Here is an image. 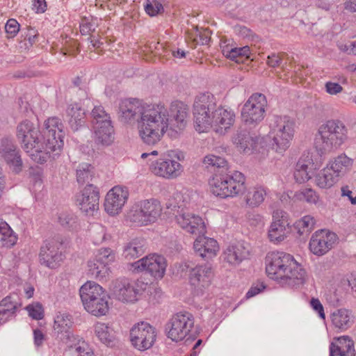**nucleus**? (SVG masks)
<instances>
[{"label": "nucleus", "instance_id": "0eeeda50", "mask_svg": "<svg viewBox=\"0 0 356 356\" xmlns=\"http://www.w3.org/2000/svg\"><path fill=\"white\" fill-rule=\"evenodd\" d=\"M71 316L59 314L54 319V329L60 334L61 340L67 344L71 356H95L92 348L83 338L74 335L70 331L72 325Z\"/></svg>", "mask_w": 356, "mask_h": 356}, {"label": "nucleus", "instance_id": "c03bdc74", "mask_svg": "<svg viewBox=\"0 0 356 356\" xmlns=\"http://www.w3.org/2000/svg\"><path fill=\"white\" fill-rule=\"evenodd\" d=\"M95 332L99 339L107 346L112 345L114 341L113 330L106 324L98 322L95 325Z\"/></svg>", "mask_w": 356, "mask_h": 356}, {"label": "nucleus", "instance_id": "3c124183", "mask_svg": "<svg viewBox=\"0 0 356 356\" xmlns=\"http://www.w3.org/2000/svg\"><path fill=\"white\" fill-rule=\"evenodd\" d=\"M93 259L108 266L109 264L114 261L115 254L111 248H101L98 250L95 257Z\"/></svg>", "mask_w": 356, "mask_h": 356}, {"label": "nucleus", "instance_id": "39448f33", "mask_svg": "<svg viewBox=\"0 0 356 356\" xmlns=\"http://www.w3.org/2000/svg\"><path fill=\"white\" fill-rule=\"evenodd\" d=\"M189 200V195L186 192H176L167 207L172 209L178 208L175 215L176 222L186 232L195 235L204 234L206 227L202 218L186 208Z\"/></svg>", "mask_w": 356, "mask_h": 356}, {"label": "nucleus", "instance_id": "bb28decb", "mask_svg": "<svg viewBox=\"0 0 356 356\" xmlns=\"http://www.w3.org/2000/svg\"><path fill=\"white\" fill-rule=\"evenodd\" d=\"M225 198L239 195L245 191V178L241 172L235 171L232 175L225 172Z\"/></svg>", "mask_w": 356, "mask_h": 356}, {"label": "nucleus", "instance_id": "e2e57ef3", "mask_svg": "<svg viewBox=\"0 0 356 356\" xmlns=\"http://www.w3.org/2000/svg\"><path fill=\"white\" fill-rule=\"evenodd\" d=\"M234 46L235 45L232 43V41L230 40H221L220 49L222 53L225 57L228 58H229Z\"/></svg>", "mask_w": 356, "mask_h": 356}, {"label": "nucleus", "instance_id": "0e129e2a", "mask_svg": "<svg viewBox=\"0 0 356 356\" xmlns=\"http://www.w3.org/2000/svg\"><path fill=\"white\" fill-rule=\"evenodd\" d=\"M325 91L332 95H337L342 92L343 88L337 83L328 81L325 85Z\"/></svg>", "mask_w": 356, "mask_h": 356}, {"label": "nucleus", "instance_id": "20e7f679", "mask_svg": "<svg viewBox=\"0 0 356 356\" xmlns=\"http://www.w3.org/2000/svg\"><path fill=\"white\" fill-rule=\"evenodd\" d=\"M348 139V129L344 123L339 120H330L319 127L314 147L320 155H323L337 149Z\"/></svg>", "mask_w": 356, "mask_h": 356}, {"label": "nucleus", "instance_id": "a211bd4d", "mask_svg": "<svg viewBox=\"0 0 356 356\" xmlns=\"http://www.w3.org/2000/svg\"><path fill=\"white\" fill-rule=\"evenodd\" d=\"M62 245L55 239L45 241L39 254L41 264L51 269L58 268L65 259L61 250Z\"/></svg>", "mask_w": 356, "mask_h": 356}, {"label": "nucleus", "instance_id": "c9c22d12", "mask_svg": "<svg viewBox=\"0 0 356 356\" xmlns=\"http://www.w3.org/2000/svg\"><path fill=\"white\" fill-rule=\"evenodd\" d=\"M19 305L15 295L7 296L0 302V325L13 316Z\"/></svg>", "mask_w": 356, "mask_h": 356}, {"label": "nucleus", "instance_id": "680f3d73", "mask_svg": "<svg viewBox=\"0 0 356 356\" xmlns=\"http://www.w3.org/2000/svg\"><path fill=\"white\" fill-rule=\"evenodd\" d=\"M211 32L208 29L197 31V35L195 38V41L200 44H207L210 40Z\"/></svg>", "mask_w": 356, "mask_h": 356}, {"label": "nucleus", "instance_id": "f03ea898", "mask_svg": "<svg viewBox=\"0 0 356 356\" xmlns=\"http://www.w3.org/2000/svg\"><path fill=\"white\" fill-rule=\"evenodd\" d=\"M266 272L282 284L295 286L303 284L307 273L293 257L283 252H273L266 257Z\"/></svg>", "mask_w": 356, "mask_h": 356}, {"label": "nucleus", "instance_id": "6ab92c4d", "mask_svg": "<svg viewBox=\"0 0 356 356\" xmlns=\"http://www.w3.org/2000/svg\"><path fill=\"white\" fill-rule=\"evenodd\" d=\"M337 238L335 233L327 229L318 230L310 238L309 250L315 255H324L334 247Z\"/></svg>", "mask_w": 356, "mask_h": 356}, {"label": "nucleus", "instance_id": "72a5a7b5", "mask_svg": "<svg viewBox=\"0 0 356 356\" xmlns=\"http://www.w3.org/2000/svg\"><path fill=\"white\" fill-rule=\"evenodd\" d=\"M68 122L74 131L84 124L85 111L78 103L70 104L66 110Z\"/></svg>", "mask_w": 356, "mask_h": 356}, {"label": "nucleus", "instance_id": "13d9d810", "mask_svg": "<svg viewBox=\"0 0 356 356\" xmlns=\"http://www.w3.org/2000/svg\"><path fill=\"white\" fill-rule=\"evenodd\" d=\"M37 38V30L31 27L28 28L27 33L24 38V46H25V49H29V47H32L33 44L35 42Z\"/></svg>", "mask_w": 356, "mask_h": 356}, {"label": "nucleus", "instance_id": "1a4fd4ad", "mask_svg": "<svg viewBox=\"0 0 356 356\" xmlns=\"http://www.w3.org/2000/svg\"><path fill=\"white\" fill-rule=\"evenodd\" d=\"M80 296L85 309L90 314L100 316L108 311V296L99 284L87 282L79 290Z\"/></svg>", "mask_w": 356, "mask_h": 356}, {"label": "nucleus", "instance_id": "8fccbe9b", "mask_svg": "<svg viewBox=\"0 0 356 356\" xmlns=\"http://www.w3.org/2000/svg\"><path fill=\"white\" fill-rule=\"evenodd\" d=\"M92 117V124L97 125L99 124H104V122H111V117L104 108L101 106H95L91 113Z\"/></svg>", "mask_w": 356, "mask_h": 356}, {"label": "nucleus", "instance_id": "37998d69", "mask_svg": "<svg viewBox=\"0 0 356 356\" xmlns=\"http://www.w3.org/2000/svg\"><path fill=\"white\" fill-rule=\"evenodd\" d=\"M203 163L209 170H221L220 173L225 172L228 169L227 161L222 157L214 154H208L204 156Z\"/></svg>", "mask_w": 356, "mask_h": 356}, {"label": "nucleus", "instance_id": "79ce46f5", "mask_svg": "<svg viewBox=\"0 0 356 356\" xmlns=\"http://www.w3.org/2000/svg\"><path fill=\"white\" fill-rule=\"evenodd\" d=\"M292 200L293 202H305L310 204H316L319 201V195L311 188H303L294 193Z\"/></svg>", "mask_w": 356, "mask_h": 356}, {"label": "nucleus", "instance_id": "5fc2aeb1", "mask_svg": "<svg viewBox=\"0 0 356 356\" xmlns=\"http://www.w3.org/2000/svg\"><path fill=\"white\" fill-rule=\"evenodd\" d=\"M145 10L149 15L155 16L163 11V7L158 0H147Z\"/></svg>", "mask_w": 356, "mask_h": 356}, {"label": "nucleus", "instance_id": "b1692460", "mask_svg": "<svg viewBox=\"0 0 356 356\" xmlns=\"http://www.w3.org/2000/svg\"><path fill=\"white\" fill-rule=\"evenodd\" d=\"M129 192L127 188L115 186L106 194L104 207L105 211L111 216L118 214L127 201Z\"/></svg>", "mask_w": 356, "mask_h": 356}, {"label": "nucleus", "instance_id": "7ed1b4c3", "mask_svg": "<svg viewBox=\"0 0 356 356\" xmlns=\"http://www.w3.org/2000/svg\"><path fill=\"white\" fill-rule=\"evenodd\" d=\"M168 110L162 105L145 106L138 129L142 141L148 145L158 143L168 129Z\"/></svg>", "mask_w": 356, "mask_h": 356}, {"label": "nucleus", "instance_id": "4d7b16f0", "mask_svg": "<svg viewBox=\"0 0 356 356\" xmlns=\"http://www.w3.org/2000/svg\"><path fill=\"white\" fill-rule=\"evenodd\" d=\"M20 25L15 19L8 20L5 30L8 38H13L19 31Z\"/></svg>", "mask_w": 356, "mask_h": 356}, {"label": "nucleus", "instance_id": "58836bf2", "mask_svg": "<svg viewBox=\"0 0 356 356\" xmlns=\"http://www.w3.org/2000/svg\"><path fill=\"white\" fill-rule=\"evenodd\" d=\"M88 267L89 273L99 281L106 280L111 273L108 266L95 259L88 262Z\"/></svg>", "mask_w": 356, "mask_h": 356}, {"label": "nucleus", "instance_id": "cd10ccee", "mask_svg": "<svg viewBox=\"0 0 356 356\" xmlns=\"http://www.w3.org/2000/svg\"><path fill=\"white\" fill-rule=\"evenodd\" d=\"M315 168L310 154H304L296 164L293 173L294 179L300 184L305 182L311 178L312 170Z\"/></svg>", "mask_w": 356, "mask_h": 356}, {"label": "nucleus", "instance_id": "338daca9", "mask_svg": "<svg viewBox=\"0 0 356 356\" xmlns=\"http://www.w3.org/2000/svg\"><path fill=\"white\" fill-rule=\"evenodd\" d=\"M32 9L36 13H43L47 9L45 0H33Z\"/></svg>", "mask_w": 356, "mask_h": 356}, {"label": "nucleus", "instance_id": "a878e982", "mask_svg": "<svg viewBox=\"0 0 356 356\" xmlns=\"http://www.w3.org/2000/svg\"><path fill=\"white\" fill-rule=\"evenodd\" d=\"M193 248L200 257L209 259L215 257L219 250L218 242L209 237L200 234L194 241Z\"/></svg>", "mask_w": 356, "mask_h": 356}, {"label": "nucleus", "instance_id": "6e6552de", "mask_svg": "<svg viewBox=\"0 0 356 356\" xmlns=\"http://www.w3.org/2000/svg\"><path fill=\"white\" fill-rule=\"evenodd\" d=\"M270 145L275 152L282 154L290 146L296 131V122L288 115H275L270 122Z\"/></svg>", "mask_w": 356, "mask_h": 356}, {"label": "nucleus", "instance_id": "09e8293b", "mask_svg": "<svg viewBox=\"0 0 356 356\" xmlns=\"http://www.w3.org/2000/svg\"><path fill=\"white\" fill-rule=\"evenodd\" d=\"M58 222L61 226L72 230L79 227L78 218L73 213H60L58 216Z\"/></svg>", "mask_w": 356, "mask_h": 356}, {"label": "nucleus", "instance_id": "393cba45", "mask_svg": "<svg viewBox=\"0 0 356 356\" xmlns=\"http://www.w3.org/2000/svg\"><path fill=\"white\" fill-rule=\"evenodd\" d=\"M211 129L219 134H225L235 122V113L230 108L222 106H217Z\"/></svg>", "mask_w": 356, "mask_h": 356}, {"label": "nucleus", "instance_id": "f3484780", "mask_svg": "<svg viewBox=\"0 0 356 356\" xmlns=\"http://www.w3.org/2000/svg\"><path fill=\"white\" fill-rule=\"evenodd\" d=\"M137 272L145 271L156 279H161L167 267L166 259L162 255L149 254L131 264Z\"/></svg>", "mask_w": 356, "mask_h": 356}, {"label": "nucleus", "instance_id": "aec40b11", "mask_svg": "<svg viewBox=\"0 0 356 356\" xmlns=\"http://www.w3.org/2000/svg\"><path fill=\"white\" fill-rule=\"evenodd\" d=\"M188 107L182 102H174L168 111V129L176 133L183 131L188 123Z\"/></svg>", "mask_w": 356, "mask_h": 356}, {"label": "nucleus", "instance_id": "c85d7f7f", "mask_svg": "<svg viewBox=\"0 0 356 356\" xmlns=\"http://www.w3.org/2000/svg\"><path fill=\"white\" fill-rule=\"evenodd\" d=\"M248 255V249L243 243L238 242L229 245L225 250L222 257L229 264L236 266L246 259Z\"/></svg>", "mask_w": 356, "mask_h": 356}, {"label": "nucleus", "instance_id": "2f4dec72", "mask_svg": "<svg viewBox=\"0 0 356 356\" xmlns=\"http://www.w3.org/2000/svg\"><path fill=\"white\" fill-rule=\"evenodd\" d=\"M353 160L345 154H341L329 161L327 166L339 177H343L352 168Z\"/></svg>", "mask_w": 356, "mask_h": 356}, {"label": "nucleus", "instance_id": "69168bd1", "mask_svg": "<svg viewBox=\"0 0 356 356\" xmlns=\"http://www.w3.org/2000/svg\"><path fill=\"white\" fill-rule=\"evenodd\" d=\"M310 305L312 309L318 313L319 317L324 320L325 318V314L323 305L321 303L320 300L313 298L310 301Z\"/></svg>", "mask_w": 356, "mask_h": 356}, {"label": "nucleus", "instance_id": "603ef678", "mask_svg": "<svg viewBox=\"0 0 356 356\" xmlns=\"http://www.w3.org/2000/svg\"><path fill=\"white\" fill-rule=\"evenodd\" d=\"M91 234L94 243L99 244L106 239V227L102 225H95L92 227Z\"/></svg>", "mask_w": 356, "mask_h": 356}, {"label": "nucleus", "instance_id": "052dcab7", "mask_svg": "<svg viewBox=\"0 0 356 356\" xmlns=\"http://www.w3.org/2000/svg\"><path fill=\"white\" fill-rule=\"evenodd\" d=\"M283 54L273 53L268 56L266 63L270 67H277L282 64Z\"/></svg>", "mask_w": 356, "mask_h": 356}, {"label": "nucleus", "instance_id": "9b49d317", "mask_svg": "<svg viewBox=\"0 0 356 356\" xmlns=\"http://www.w3.org/2000/svg\"><path fill=\"white\" fill-rule=\"evenodd\" d=\"M162 210L160 202L156 199L140 200L131 207L127 218L138 226H145L155 222Z\"/></svg>", "mask_w": 356, "mask_h": 356}, {"label": "nucleus", "instance_id": "ddd939ff", "mask_svg": "<svg viewBox=\"0 0 356 356\" xmlns=\"http://www.w3.org/2000/svg\"><path fill=\"white\" fill-rule=\"evenodd\" d=\"M267 106L266 96L261 93L252 94L245 102L241 109L243 122L249 126L254 127L264 118Z\"/></svg>", "mask_w": 356, "mask_h": 356}, {"label": "nucleus", "instance_id": "774afa93", "mask_svg": "<svg viewBox=\"0 0 356 356\" xmlns=\"http://www.w3.org/2000/svg\"><path fill=\"white\" fill-rule=\"evenodd\" d=\"M265 288V286L263 284H258L255 286H252L249 291L246 293V298H252L260 292H261Z\"/></svg>", "mask_w": 356, "mask_h": 356}, {"label": "nucleus", "instance_id": "4c0bfd02", "mask_svg": "<svg viewBox=\"0 0 356 356\" xmlns=\"http://www.w3.org/2000/svg\"><path fill=\"white\" fill-rule=\"evenodd\" d=\"M340 178L327 166L316 177V183L321 188H329L339 181Z\"/></svg>", "mask_w": 356, "mask_h": 356}, {"label": "nucleus", "instance_id": "de8ad7c7", "mask_svg": "<svg viewBox=\"0 0 356 356\" xmlns=\"http://www.w3.org/2000/svg\"><path fill=\"white\" fill-rule=\"evenodd\" d=\"M315 222L314 217L307 215L297 220L294 227L300 235L307 234L314 229Z\"/></svg>", "mask_w": 356, "mask_h": 356}, {"label": "nucleus", "instance_id": "4468645a", "mask_svg": "<svg viewBox=\"0 0 356 356\" xmlns=\"http://www.w3.org/2000/svg\"><path fill=\"white\" fill-rule=\"evenodd\" d=\"M156 339V328L147 322L137 323L130 330L131 343L138 350L144 351L152 348Z\"/></svg>", "mask_w": 356, "mask_h": 356}, {"label": "nucleus", "instance_id": "c756f323", "mask_svg": "<svg viewBox=\"0 0 356 356\" xmlns=\"http://www.w3.org/2000/svg\"><path fill=\"white\" fill-rule=\"evenodd\" d=\"M353 341L347 336L337 339L330 346V356H355Z\"/></svg>", "mask_w": 356, "mask_h": 356}, {"label": "nucleus", "instance_id": "6e6d98bb", "mask_svg": "<svg viewBox=\"0 0 356 356\" xmlns=\"http://www.w3.org/2000/svg\"><path fill=\"white\" fill-rule=\"evenodd\" d=\"M6 161L8 163L13 165L15 168H18L21 165V157L18 152H16L15 149H10L5 152L3 155Z\"/></svg>", "mask_w": 356, "mask_h": 356}, {"label": "nucleus", "instance_id": "423d86ee", "mask_svg": "<svg viewBox=\"0 0 356 356\" xmlns=\"http://www.w3.org/2000/svg\"><path fill=\"white\" fill-rule=\"evenodd\" d=\"M156 150L149 153H143L141 159H147L149 170L156 176L167 179H174L179 177L183 172V166L179 161L184 155L179 151H168L155 161L152 157L158 155Z\"/></svg>", "mask_w": 356, "mask_h": 356}, {"label": "nucleus", "instance_id": "f8f14e48", "mask_svg": "<svg viewBox=\"0 0 356 356\" xmlns=\"http://www.w3.org/2000/svg\"><path fill=\"white\" fill-rule=\"evenodd\" d=\"M193 315L188 312L175 314L166 325L167 336L173 341H181L188 337L194 327Z\"/></svg>", "mask_w": 356, "mask_h": 356}, {"label": "nucleus", "instance_id": "f704fd0d", "mask_svg": "<svg viewBox=\"0 0 356 356\" xmlns=\"http://www.w3.org/2000/svg\"><path fill=\"white\" fill-rule=\"evenodd\" d=\"M330 318L334 327L341 330H347L353 323L351 312L343 308L334 310L331 314Z\"/></svg>", "mask_w": 356, "mask_h": 356}, {"label": "nucleus", "instance_id": "a18cd8bd", "mask_svg": "<svg viewBox=\"0 0 356 356\" xmlns=\"http://www.w3.org/2000/svg\"><path fill=\"white\" fill-rule=\"evenodd\" d=\"M16 242L17 237L9 225L5 222H0V247L10 248Z\"/></svg>", "mask_w": 356, "mask_h": 356}, {"label": "nucleus", "instance_id": "473e14b6", "mask_svg": "<svg viewBox=\"0 0 356 356\" xmlns=\"http://www.w3.org/2000/svg\"><path fill=\"white\" fill-rule=\"evenodd\" d=\"M145 250V241L141 238H136L124 245L122 255L127 260L135 259L143 254Z\"/></svg>", "mask_w": 356, "mask_h": 356}, {"label": "nucleus", "instance_id": "9d476101", "mask_svg": "<svg viewBox=\"0 0 356 356\" xmlns=\"http://www.w3.org/2000/svg\"><path fill=\"white\" fill-rule=\"evenodd\" d=\"M217 102L213 95L206 92L197 95L193 104L194 127L199 133L208 132L212 128Z\"/></svg>", "mask_w": 356, "mask_h": 356}, {"label": "nucleus", "instance_id": "dca6fc26", "mask_svg": "<svg viewBox=\"0 0 356 356\" xmlns=\"http://www.w3.org/2000/svg\"><path fill=\"white\" fill-rule=\"evenodd\" d=\"M289 214L277 209L273 213V221L270 225L268 237L271 242L280 243L284 241L291 232Z\"/></svg>", "mask_w": 356, "mask_h": 356}, {"label": "nucleus", "instance_id": "4be33fe9", "mask_svg": "<svg viewBox=\"0 0 356 356\" xmlns=\"http://www.w3.org/2000/svg\"><path fill=\"white\" fill-rule=\"evenodd\" d=\"M147 104H143L139 99H125L121 102L119 106V119L123 123L138 124L142 113Z\"/></svg>", "mask_w": 356, "mask_h": 356}, {"label": "nucleus", "instance_id": "e433bc0d", "mask_svg": "<svg viewBox=\"0 0 356 356\" xmlns=\"http://www.w3.org/2000/svg\"><path fill=\"white\" fill-rule=\"evenodd\" d=\"M259 139L258 137L252 136L249 132L243 131L237 133L234 138V143L240 150L248 152L254 149Z\"/></svg>", "mask_w": 356, "mask_h": 356}, {"label": "nucleus", "instance_id": "a19ab883", "mask_svg": "<svg viewBox=\"0 0 356 356\" xmlns=\"http://www.w3.org/2000/svg\"><path fill=\"white\" fill-rule=\"evenodd\" d=\"M209 185L211 192L216 196L225 198V172L216 173L209 179Z\"/></svg>", "mask_w": 356, "mask_h": 356}, {"label": "nucleus", "instance_id": "ea45409f", "mask_svg": "<svg viewBox=\"0 0 356 356\" xmlns=\"http://www.w3.org/2000/svg\"><path fill=\"white\" fill-rule=\"evenodd\" d=\"M266 195V191L264 187H253L248 191L245 196V202L251 207H259L264 201Z\"/></svg>", "mask_w": 356, "mask_h": 356}, {"label": "nucleus", "instance_id": "864d4df0", "mask_svg": "<svg viewBox=\"0 0 356 356\" xmlns=\"http://www.w3.org/2000/svg\"><path fill=\"white\" fill-rule=\"evenodd\" d=\"M24 309L28 312L29 316L33 319L40 320L44 316L42 306L39 302L29 305Z\"/></svg>", "mask_w": 356, "mask_h": 356}, {"label": "nucleus", "instance_id": "bf43d9fd", "mask_svg": "<svg viewBox=\"0 0 356 356\" xmlns=\"http://www.w3.org/2000/svg\"><path fill=\"white\" fill-rule=\"evenodd\" d=\"M30 177L31 181L33 182V184L41 186L42 181V170L39 167H36L35 168H32L30 170Z\"/></svg>", "mask_w": 356, "mask_h": 356}, {"label": "nucleus", "instance_id": "2eb2a0df", "mask_svg": "<svg viewBox=\"0 0 356 356\" xmlns=\"http://www.w3.org/2000/svg\"><path fill=\"white\" fill-rule=\"evenodd\" d=\"M147 283L143 280L129 281L127 279L118 280L114 286L113 295L118 300L127 302H136L139 296L146 290Z\"/></svg>", "mask_w": 356, "mask_h": 356}, {"label": "nucleus", "instance_id": "412c9836", "mask_svg": "<svg viewBox=\"0 0 356 356\" xmlns=\"http://www.w3.org/2000/svg\"><path fill=\"white\" fill-rule=\"evenodd\" d=\"M76 204L87 215H93L99 209V195L97 188L88 184L76 195Z\"/></svg>", "mask_w": 356, "mask_h": 356}, {"label": "nucleus", "instance_id": "f257e3e1", "mask_svg": "<svg viewBox=\"0 0 356 356\" xmlns=\"http://www.w3.org/2000/svg\"><path fill=\"white\" fill-rule=\"evenodd\" d=\"M63 137V124L57 117L44 121L42 134L33 122H24V151L35 163L42 164L59 155Z\"/></svg>", "mask_w": 356, "mask_h": 356}, {"label": "nucleus", "instance_id": "49530a36", "mask_svg": "<svg viewBox=\"0 0 356 356\" xmlns=\"http://www.w3.org/2000/svg\"><path fill=\"white\" fill-rule=\"evenodd\" d=\"M76 180L79 184L88 183L94 177V168L88 163L79 164L76 168Z\"/></svg>", "mask_w": 356, "mask_h": 356}, {"label": "nucleus", "instance_id": "7c9ffc66", "mask_svg": "<svg viewBox=\"0 0 356 356\" xmlns=\"http://www.w3.org/2000/svg\"><path fill=\"white\" fill-rule=\"evenodd\" d=\"M94 140L103 146L111 145L114 140V129L111 122H104L93 126Z\"/></svg>", "mask_w": 356, "mask_h": 356}, {"label": "nucleus", "instance_id": "5701e85b", "mask_svg": "<svg viewBox=\"0 0 356 356\" xmlns=\"http://www.w3.org/2000/svg\"><path fill=\"white\" fill-rule=\"evenodd\" d=\"M213 277L212 268L207 265H198L189 271V282L197 293H202L207 289Z\"/></svg>", "mask_w": 356, "mask_h": 356}]
</instances>
